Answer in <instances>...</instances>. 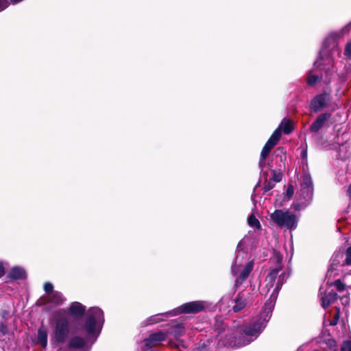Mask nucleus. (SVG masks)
<instances>
[{
  "instance_id": "1",
  "label": "nucleus",
  "mask_w": 351,
  "mask_h": 351,
  "mask_svg": "<svg viewBox=\"0 0 351 351\" xmlns=\"http://www.w3.org/2000/svg\"><path fill=\"white\" fill-rule=\"evenodd\" d=\"M271 260L276 263V266L266 276L265 287L261 290L262 293L265 295L270 293L269 298L265 304L260 315L254 317L251 322L242 327L241 330L247 339L243 342L239 341L237 343L239 346H244L250 343L263 331L266 326V323L271 317L279 291L283 283L289 276V274L285 271L278 275V272L282 269V256L280 253L275 251Z\"/></svg>"
},
{
  "instance_id": "2",
  "label": "nucleus",
  "mask_w": 351,
  "mask_h": 351,
  "mask_svg": "<svg viewBox=\"0 0 351 351\" xmlns=\"http://www.w3.org/2000/svg\"><path fill=\"white\" fill-rule=\"evenodd\" d=\"M104 322V313L98 307L90 308L86 313L82 331L86 334V338L73 337L69 341V348H81L90 339L94 342L99 336Z\"/></svg>"
},
{
  "instance_id": "3",
  "label": "nucleus",
  "mask_w": 351,
  "mask_h": 351,
  "mask_svg": "<svg viewBox=\"0 0 351 351\" xmlns=\"http://www.w3.org/2000/svg\"><path fill=\"white\" fill-rule=\"evenodd\" d=\"M250 239L245 237L238 244L237 256L234 264L232 265V273L236 276L238 275L235 280V286L238 287L248 277L252 271L254 262L252 261L243 263L247 258V254L244 252V247L248 243Z\"/></svg>"
},
{
  "instance_id": "4",
  "label": "nucleus",
  "mask_w": 351,
  "mask_h": 351,
  "mask_svg": "<svg viewBox=\"0 0 351 351\" xmlns=\"http://www.w3.org/2000/svg\"><path fill=\"white\" fill-rule=\"evenodd\" d=\"M54 326V339L58 342H64L69 334V319L66 309H59L50 318Z\"/></svg>"
},
{
  "instance_id": "5",
  "label": "nucleus",
  "mask_w": 351,
  "mask_h": 351,
  "mask_svg": "<svg viewBox=\"0 0 351 351\" xmlns=\"http://www.w3.org/2000/svg\"><path fill=\"white\" fill-rule=\"evenodd\" d=\"M286 134H290L293 130L292 123L289 120H283L279 127L271 134L265 146L263 147L261 154L259 165L261 167L265 164V160L269 154L272 148L278 143L280 136L281 131Z\"/></svg>"
},
{
  "instance_id": "6",
  "label": "nucleus",
  "mask_w": 351,
  "mask_h": 351,
  "mask_svg": "<svg viewBox=\"0 0 351 351\" xmlns=\"http://www.w3.org/2000/svg\"><path fill=\"white\" fill-rule=\"evenodd\" d=\"M269 217L274 224L282 229L292 230L297 228V217L289 210H276L270 214Z\"/></svg>"
},
{
  "instance_id": "7",
  "label": "nucleus",
  "mask_w": 351,
  "mask_h": 351,
  "mask_svg": "<svg viewBox=\"0 0 351 351\" xmlns=\"http://www.w3.org/2000/svg\"><path fill=\"white\" fill-rule=\"evenodd\" d=\"M313 194V182L311 176L304 174L302 176L301 189L300 193V204H294L293 208L295 210H300L305 208L312 199Z\"/></svg>"
},
{
  "instance_id": "8",
  "label": "nucleus",
  "mask_w": 351,
  "mask_h": 351,
  "mask_svg": "<svg viewBox=\"0 0 351 351\" xmlns=\"http://www.w3.org/2000/svg\"><path fill=\"white\" fill-rule=\"evenodd\" d=\"M206 305L203 301H193L186 302L182 306L169 311L171 316L180 313H197L204 309Z\"/></svg>"
},
{
  "instance_id": "9",
  "label": "nucleus",
  "mask_w": 351,
  "mask_h": 351,
  "mask_svg": "<svg viewBox=\"0 0 351 351\" xmlns=\"http://www.w3.org/2000/svg\"><path fill=\"white\" fill-rule=\"evenodd\" d=\"M65 301V298L59 291H55L45 295L40 298L38 304L40 305H47L49 308H53L62 305Z\"/></svg>"
},
{
  "instance_id": "10",
  "label": "nucleus",
  "mask_w": 351,
  "mask_h": 351,
  "mask_svg": "<svg viewBox=\"0 0 351 351\" xmlns=\"http://www.w3.org/2000/svg\"><path fill=\"white\" fill-rule=\"evenodd\" d=\"M167 334L161 331L151 334L148 338L145 339V346L149 349L161 345V343L166 340Z\"/></svg>"
},
{
  "instance_id": "11",
  "label": "nucleus",
  "mask_w": 351,
  "mask_h": 351,
  "mask_svg": "<svg viewBox=\"0 0 351 351\" xmlns=\"http://www.w3.org/2000/svg\"><path fill=\"white\" fill-rule=\"evenodd\" d=\"M171 333L173 335L176 342L173 340H169L168 345L171 347H176L180 350H181L182 348H186V347L184 343L179 339V338L182 337L184 333V326L182 324L176 326L172 330Z\"/></svg>"
},
{
  "instance_id": "12",
  "label": "nucleus",
  "mask_w": 351,
  "mask_h": 351,
  "mask_svg": "<svg viewBox=\"0 0 351 351\" xmlns=\"http://www.w3.org/2000/svg\"><path fill=\"white\" fill-rule=\"evenodd\" d=\"M330 100V96L328 93H322L315 96L311 102V108L317 112L324 107H326L328 103Z\"/></svg>"
},
{
  "instance_id": "13",
  "label": "nucleus",
  "mask_w": 351,
  "mask_h": 351,
  "mask_svg": "<svg viewBox=\"0 0 351 351\" xmlns=\"http://www.w3.org/2000/svg\"><path fill=\"white\" fill-rule=\"evenodd\" d=\"M331 114L330 113H323L319 115L315 121L311 125L309 130L311 132H317L324 124L329 120Z\"/></svg>"
},
{
  "instance_id": "14",
  "label": "nucleus",
  "mask_w": 351,
  "mask_h": 351,
  "mask_svg": "<svg viewBox=\"0 0 351 351\" xmlns=\"http://www.w3.org/2000/svg\"><path fill=\"white\" fill-rule=\"evenodd\" d=\"M332 62V59L326 49H322L319 53V58L314 63V66L321 68L322 66L330 65Z\"/></svg>"
},
{
  "instance_id": "15",
  "label": "nucleus",
  "mask_w": 351,
  "mask_h": 351,
  "mask_svg": "<svg viewBox=\"0 0 351 351\" xmlns=\"http://www.w3.org/2000/svg\"><path fill=\"white\" fill-rule=\"evenodd\" d=\"M69 311L71 316L79 319L84 315L86 306L78 302H73L71 304Z\"/></svg>"
},
{
  "instance_id": "16",
  "label": "nucleus",
  "mask_w": 351,
  "mask_h": 351,
  "mask_svg": "<svg viewBox=\"0 0 351 351\" xmlns=\"http://www.w3.org/2000/svg\"><path fill=\"white\" fill-rule=\"evenodd\" d=\"M8 277L13 280L23 279L26 278V272L21 267H14L10 269Z\"/></svg>"
},
{
  "instance_id": "17",
  "label": "nucleus",
  "mask_w": 351,
  "mask_h": 351,
  "mask_svg": "<svg viewBox=\"0 0 351 351\" xmlns=\"http://www.w3.org/2000/svg\"><path fill=\"white\" fill-rule=\"evenodd\" d=\"M337 298V294L334 291H330L327 293L322 294V305L324 308H326L333 303Z\"/></svg>"
},
{
  "instance_id": "18",
  "label": "nucleus",
  "mask_w": 351,
  "mask_h": 351,
  "mask_svg": "<svg viewBox=\"0 0 351 351\" xmlns=\"http://www.w3.org/2000/svg\"><path fill=\"white\" fill-rule=\"evenodd\" d=\"M37 343L40 344L43 348H45L47 345V332L43 326L38 330Z\"/></svg>"
},
{
  "instance_id": "19",
  "label": "nucleus",
  "mask_w": 351,
  "mask_h": 351,
  "mask_svg": "<svg viewBox=\"0 0 351 351\" xmlns=\"http://www.w3.org/2000/svg\"><path fill=\"white\" fill-rule=\"evenodd\" d=\"M248 303V300L243 295H239L238 298L235 300V305L233 306V310L234 312H239L243 309L247 304Z\"/></svg>"
},
{
  "instance_id": "20",
  "label": "nucleus",
  "mask_w": 351,
  "mask_h": 351,
  "mask_svg": "<svg viewBox=\"0 0 351 351\" xmlns=\"http://www.w3.org/2000/svg\"><path fill=\"white\" fill-rule=\"evenodd\" d=\"M169 313V311L167 313H159V314L154 315L149 317L146 320V324L150 325V324H156L160 322L164 321L165 317L167 316V315H170Z\"/></svg>"
},
{
  "instance_id": "21",
  "label": "nucleus",
  "mask_w": 351,
  "mask_h": 351,
  "mask_svg": "<svg viewBox=\"0 0 351 351\" xmlns=\"http://www.w3.org/2000/svg\"><path fill=\"white\" fill-rule=\"evenodd\" d=\"M248 223L250 226L252 228H254L256 229H259L261 228L259 221L253 215L249 217Z\"/></svg>"
},
{
  "instance_id": "22",
  "label": "nucleus",
  "mask_w": 351,
  "mask_h": 351,
  "mask_svg": "<svg viewBox=\"0 0 351 351\" xmlns=\"http://www.w3.org/2000/svg\"><path fill=\"white\" fill-rule=\"evenodd\" d=\"M319 78L317 75L313 74V71H310L308 78L307 83L309 85H314L317 81Z\"/></svg>"
},
{
  "instance_id": "23",
  "label": "nucleus",
  "mask_w": 351,
  "mask_h": 351,
  "mask_svg": "<svg viewBox=\"0 0 351 351\" xmlns=\"http://www.w3.org/2000/svg\"><path fill=\"white\" fill-rule=\"evenodd\" d=\"M330 286H335L337 289L339 291H343L345 289L346 285L342 283L339 280H335L334 282H331Z\"/></svg>"
},
{
  "instance_id": "24",
  "label": "nucleus",
  "mask_w": 351,
  "mask_h": 351,
  "mask_svg": "<svg viewBox=\"0 0 351 351\" xmlns=\"http://www.w3.org/2000/svg\"><path fill=\"white\" fill-rule=\"evenodd\" d=\"M44 290L46 292V295H49L51 293L55 292L56 291H53V286L51 282H45L44 285Z\"/></svg>"
},
{
  "instance_id": "25",
  "label": "nucleus",
  "mask_w": 351,
  "mask_h": 351,
  "mask_svg": "<svg viewBox=\"0 0 351 351\" xmlns=\"http://www.w3.org/2000/svg\"><path fill=\"white\" fill-rule=\"evenodd\" d=\"M339 314H340V308L338 307H336V313L335 314L334 318L332 321L330 322V326H335L337 324L339 318Z\"/></svg>"
},
{
  "instance_id": "26",
  "label": "nucleus",
  "mask_w": 351,
  "mask_h": 351,
  "mask_svg": "<svg viewBox=\"0 0 351 351\" xmlns=\"http://www.w3.org/2000/svg\"><path fill=\"white\" fill-rule=\"evenodd\" d=\"M275 186L274 181L269 180L267 182L264 186L263 190L265 193L268 192L271 189H272Z\"/></svg>"
},
{
  "instance_id": "27",
  "label": "nucleus",
  "mask_w": 351,
  "mask_h": 351,
  "mask_svg": "<svg viewBox=\"0 0 351 351\" xmlns=\"http://www.w3.org/2000/svg\"><path fill=\"white\" fill-rule=\"evenodd\" d=\"M341 351H351V340L345 341L343 343Z\"/></svg>"
},
{
  "instance_id": "28",
  "label": "nucleus",
  "mask_w": 351,
  "mask_h": 351,
  "mask_svg": "<svg viewBox=\"0 0 351 351\" xmlns=\"http://www.w3.org/2000/svg\"><path fill=\"white\" fill-rule=\"evenodd\" d=\"M293 193H294V189H293V186H291V185L288 186V187L287 189V191H286V197H287V200L290 199L292 197V196L293 195Z\"/></svg>"
},
{
  "instance_id": "29",
  "label": "nucleus",
  "mask_w": 351,
  "mask_h": 351,
  "mask_svg": "<svg viewBox=\"0 0 351 351\" xmlns=\"http://www.w3.org/2000/svg\"><path fill=\"white\" fill-rule=\"evenodd\" d=\"M346 258L345 263L348 265H351V246L348 247L346 252Z\"/></svg>"
},
{
  "instance_id": "30",
  "label": "nucleus",
  "mask_w": 351,
  "mask_h": 351,
  "mask_svg": "<svg viewBox=\"0 0 351 351\" xmlns=\"http://www.w3.org/2000/svg\"><path fill=\"white\" fill-rule=\"evenodd\" d=\"M345 55L351 57V43H348L345 47Z\"/></svg>"
},
{
  "instance_id": "31",
  "label": "nucleus",
  "mask_w": 351,
  "mask_h": 351,
  "mask_svg": "<svg viewBox=\"0 0 351 351\" xmlns=\"http://www.w3.org/2000/svg\"><path fill=\"white\" fill-rule=\"evenodd\" d=\"M8 0H0V12L5 10L8 6Z\"/></svg>"
},
{
  "instance_id": "32",
  "label": "nucleus",
  "mask_w": 351,
  "mask_h": 351,
  "mask_svg": "<svg viewBox=\"0 0 351 351\" xmlns=\"http://www.w3.org/2000/svg\"><path fill=\"white\" fill-rule=\"evenodd\" d=\"M8 332V328L3 323H0V335H5Z\"/></svg>"
},
{
  "instance_id": "33",
  "label": "nucleus",
  "mask_w": 351,
  "mask_h": 351,
  "mask_svg": "<svg viewBox=\"0 0 351 351\" xmlns=\"http://www.w3.org/2000/svg\"><path fill=\"white\" fill-rule=\"evenodd\" d=\"M5 274L4 268L1 262H0V277L3 276Z\"/></svg>"
},
{
  "instance_id": "34",
  "label": "nucleus",
  "mask_w": 351,
  "mask_h": 351,
  "mask_svg": "<svg viewBox=\"0 0 351 351\" xmlns=\"http://www.w3.org/2000/svg\"><path fill=\"white\" fill-rule=\"evenodd\" d=\"M280 176H275V177H274V182H280Z\"/></svg>"
},
{
  "instance_id": "35",
  "label": "nucleus",
  "mask_w": 351,
  "mask_h": 351,
  "mask_svg": "<svg viewBox=\"0 0 351 351\" xmlns=\"http://www.w3.org/2000/svg\"><path fill=\"white\" fill-rule=\"evenodd\" d=\"M347 194L350 197H351V185L349 186L347 191Z\"/></svg>"
},
{
  "instance_id": "36",
  "label": "nucleus",
  "mask_w": 351,
  "mask_h": 351,
  "mask_svg": "<svg viewBox=\"0 0 351 351\" xmlns=\"http://www.w3.org/2000/svg\"><path fill=\"white\" fill-rule=\"evenodd\" d=\"M219 345H220V346H226L227 344H226V343H219Z\"/></svg>"
},
{
  "instance_id": "37",
  "label": "nucleus",
  "mask_w": 351,
  "mask_h": 351,
  "mask_svg": "<svg viewBox=\"0 0 351 351\" xmlns=\"http://www.w3.org/2000/svg\"><path fill=\"white\" fill-rule=\"evenodd\" d=\"M341 300H345L346 301H347V298H341Z\"/></svg>"
}]
</instances>
